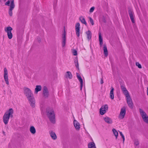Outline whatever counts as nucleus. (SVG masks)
Masks as SVG:
<instances>
[{"label":"nucleus","mask_w":148,"mask_h":148,"mask_svg":"<svg viewBox=\"0 0 148 148\" xmlns=\"http://www.w3.org/2000/svg\"><path fill=\"white\" fill-rule=\"evenodd\" d=\"M13 110L12 108H10L9 110L6 112L3 117V121L4 124L6 125L9 121L10 117H13Z\"/></svg>","instance_id":"1"},{"label":"nucleus","mask_w":148,"mask_h":148,"mask_svg":"<svg viewBox=\"0 0 148 148\" xmlns=\"http://www.w3.org/2000/svg\"><path fill=\"white\" fill-rule=\"evenodd\" d=\"M47 115L50 121L53 123L55 122V116L54 112L53 109L48 108L46 110Z\"/></svg>","instance_id":"2"},{"label":"nucleus","mask_w":148,"mask_h":148,"mask_svg":"<svg viewBox=\"0 0 148 148\" xmlns=\"http://www.w3.org/2000/svg\"><path fill=\"white\" fill-rule=\"evenodd\" d=\"M23 91L26 97L27 98L33 95L31 90L28 88H23Z\"/></svg>","instance_id":"3"},{"label":"nucleus","mask_w":148,"mask_h":148,"mask_svg":"<svg viewBox=\"0 0 148 148\" xmlns=\"http://www.w3.org/2000/svg\"><path fill=\"white\" fill-rule=\"evenodd\" d=\"M143 121L148 124V116L146 113L141 109H139Z\"/></svg>","instance_id":"4"},{"label":"nucleus","mask_w":148,"mask_h":148,"mask_svg":"<svg viewBox=\"0 0 148 148\" xmlns=\"http://www.w3.org/2000/svg\"><path fill=\"white\" fill-rule=\"evenodd\" d=\"M13 29L12 27L8 26L5 29V31L7 33V35L9 39H11L12 37V34L11 32Z\"/></svg>","instance_id":"5"},{"label":"nucleus","mask_w":148,"mask_h":148,"mask_svg":"<svg viewBox=\"0 0 148 148\" xmlns=\"http://www.w3.org/2000/svg\"><path fill=\"white\" fill-rule=\"evenodd\" d=\"M128 12L132 22L133 23H134V15L133 10L130 8H129L128 9Z\"/></svg>","instance_id":"6"},{"label":"nucleus","mask_w":148,"mask_h":148,"mask_svg":"<svg viewBox=\"0 0 148 148\" xmlns=\"http://www.w3.org/2000/svg\"><path fill=\"white\" fill-rule=\"evenodd\" d=\"M27 99L29 101L31 106L33 108L35 106V101L34 96L33 95Z\"/></svg>","instance_id":"7"},{"label":"nucleus","mask_w":148,"mask_h":148,"mask_svg":"<svg viewBox=\"0 0 148 148\" xmlns=\"http://www.w3.org/2000/svg\"><path fill=\"white\" fill-rule=\"evenodd\" d=\"M4 78L5 81V82L6 84L7 85L9 84V82L8 81V72L7 69L6 68H5L4 69Z\"/></svg>","instance_id":"8"},{"label":"nucleus","mask_w":148,"mask_h":148,"mask_svg":"<svg viewBox=\"0 0 148 148\" xmlns=\"http://www.w3.org/2000/svg\"><path fill=\"white\" fill-rule=\"evenodd\" d=\"M127 103L129 107L131 108H133V102L130 95L126 96Z\"/></svg>","instance_id":"9"},{"label":"nucleus","mask_w":148,"mask_h":148,"mask_svg":"<svg viewBox=\"0 0 148 148\" xmlns=\"http://www.w3.org/2000/svg\"><path fill=\"white\" fill-rule=\"evenodd\" d=\"M108 109V106L107 105H105L101 107L100 109V114L101 115L104 114L106 112V111Z\"/></svg>","instance_id":"10"},{"label":"nucleus","mask_w":148,"mask_h":148,"mask_svg":"<svg viewBox=\"0 0 148 148\" xmlns=\"http://www.w3.org/2000/svg\"><path fill=\"white\" fill-rule=\"evenodd\" d=\"M15 5L14 3V0L11 1L10 5V8L9 10V14L10 16H12V10L14 8Z\"/></svg>","instance_id":"11"},{"label":"nucleus","mask_w":148,"mask_h":148,"mask_svg":"<svg viewBox=\"0 0 148 148\" xmlns=\"http://www.w3.org/2000/svg\"><path fill=\"white\" fill-rule=\"evenodd\" d=\"M43 95L45 98H48L49 95V92L47 88L45 86H44L43 88Z\"/></svg>","instance_id":"12"},{"label":"nucleus","mask_w":148,"mask_h":148,"mask_svg":"<svg viewBox=\"0 0 148 148\" xmlns=\"http://www.w3.org/2000/svg\"><path fill=\"white\" fill-rule=\"evenodd\" d=\"M125 114V108H123L121 109L120 113L119 116V118L120 119H123Z\"/></svg>","instance_id":"13"},{"label":"nucleus","mask_w":148,"mask_h":148,"mask_svg":"<svg viewBox=\"0 0 148 148\" xmlns=\"http://www.w3.org/2000/svg\"><path fill=\"white\" fill-rule=\"evenodd\" d=\"M75 31L76 34L78 37L79 36L80 31V24L79 23H77L75 25Z\"/></svg>","instance_id":"14"},{"label":"nucleus","mask_w":148,"mask_h":148,"mask_svg":"<svg viewBox=\"0 0 148 148\" xmlns=\"http://www.w3.org/2000/svg\"><path fill=\"white\" fill-rule=\"evenodd\" d=\"M121 88L122 92L124 95H125V97L126 96H128L130 95L128 91L127 90L125 86L121 85Z\"/></svg>","instance_id":"15"},{"label":"nucleus","mask_w":148,"mask_h":148,"mask_svg":"<svg viewBox=\"0 0 148 148\" xmlns=\"http://www.w3.org/2000/svg\"><path fill=\"white\" fill-rule=\"evenodd\" d=\"M66 32L64 30V33L62 34V47H64L65 46L66 44Z\"/></svg>","instance_id":"16"},{"label":"nucleus","mask_w":148,"mask_h":148,"mask_svg":"<svg viewBox=\"0 0 148 148\" xmlns=\"http://www.w3.org/2000/svg\"><path fill=\"white\" fill-rule=\"evenodd\" d=\"M77 76V78L79 80V81L80 82V90H82L83 86V81L82 79V78L79 75V74L78 73H76Z\"/></svg>","instance_id":"17"},{"label":"nucleus","mask_w":148,"mask_h":148,"mask_svg":"<svg viewBox=\"0 0 148 148\" xmlns=\"http://www.w3.org/2000/svg\"><path fill=\"white\" fill-rule=\"evenodd\" d=\"M73 124L76 130H79L80 129L79 123L76 120H74L73 121Z\"/></svg>","instance_id":"18"},{"label":"nucleus","mask_w":148,"mask_h":148,"mask_svg":"<svg viewBox=\"0 0 148 148\" xmlns=\"http://www.w3.org/2000/svg\"><path fill=\"white\" fill-rule=\"evenodd\" d=\"M49 133L51 138L53 140L57 139V137L55 133L51 131H49Z\"/></svg>","instance_id":"19"},{"label":"nucleus","mask_w":148,"mask_h":148,"mask_svg":"<svg viewBox=\"0 0 148 148\" xmlns=\"http://www.w3.org/2000/svg\"><path fill=\"white\" fill-rule=\"evenodd\" d=\"M103 119L108 124H111L112 123V121L111 119L107 116L103 118Z\"/></svg>","instance_id":"20"},{"label":"nucleus","mask_w":148,"mask_h":148,"mask_svg":"<svg viewBox=\"0 0 148 148\" xmlns=\"http://www.w3.org/2000/svg\"><path fill=\"white\" fill-rule=\"evenodd\" d=\"M41 86L40 85L36 86L35 88L34 93L35 94H37L38 92L41 90Z\"/></svg>","instance_id":"21"},{"label":"nucleus","mask_w":148,"mask_h":148,"mask_svg":"<svg viewBox=\"0 0 148 148\" xmlns=\"http://www.w3.org/2000/svg\"><path fill=\"white\" fill-rule=\"evenodd\" d=\"M65 75L66 78H69L70 79H71L73 77L70 71L66 72Z\"/></svg>","instance_id":"22"},{"label":"nucleus","mask_w":148,"mask_h":148,"mask_svg":"<svg viewBox=\"0 0 148 148\" xmlns=\"http://www.w3.org/2000/svg\"><path fill=\"white\" fill-rule=\"evenodd\" d=\"M104 54L106 56H107L108 54L107 48L106 45H104L103 47Z\"/></svg>","instance_id":"23"},{"label":"nucleus","mask_w":148,"mask_h":148,"mask_svg":"<svg viewBox=\"0 0 148 148\" xmlns=\"http://www.w3.org/2000/svg\"><path fill=\"white\" fill-rule=\"evenodd\" d=\"M29 131L31 133L33 134H35L36 132V129L33 126H31L30 127L29 129Z\"/></svg>","instance_id":"24"},{"label":"nucleus","mask_w":148,"mask_h":148,"mask_svg":"<svg viewBox=\"0 0 148 148\" xmlns=\"http://www.w3.org/2000/svg\"><path fill=\"white\" fill-rule=\"evenodd\" d=\"M79 20L82 23L86 25L87 23L85 21L84 18L82 16H81L79 18Z\"/></svg>","instance_id":"25"},{"label":"nucleus","mask_w":148,"mask_h":148,"mask_svg":"<svg viewBox=\"0 0 148 148\" xmlns=\"http://www.w3.org/2000/svg\"><path fill=\"white\" fill-rule=\"evenodd\" d=\"M114 90V88L113 87H112V89L110 92V97L112 99H114V95L113 94Z\"/></svg>","instance_id":"26"},{"label":"nucleus","mask_w":148,"mask_h":148,"mask_svg":"<svg viewBox=\"0 0 148 148\" xmlns=\"http://www.w3.org/2000/svg\"><path fill=\"white\" fill-rule=\"evenodd\" d=\"M86 34L87 35V38L89 40L91 39L92 36V33L90 30H88L86 32Z\"/></svg>","instance_id":"27"},{"label":"nucleus","mask_w":148,"mask_h":148,"mask_svg":"<svg viewBox=\"0 0 148 148\" xmlns=\"http://www.w3.org/2000/svg\"><path fill=\"white\" fill-rule=\"evenodd\" d=\"M88 148H96L95 144L94 143H90L88 145Z\"/></svg>","instance_id":"28"},{"label":"nucleus","mask_w":148,"mask_h":148,"mask_svg":"<svg viewBox=\"0 0 148 148\" xmlns=\"http://www.w3.org/2000/svg\"><path fill=\"white\" fill-rule=\"evenodd\" d=\"M99 39L100 45L101 46L103 44V40L100 33H99Z\"/></svg>","instance_id":"29"},{"label":"nucleus","mask_w":148,"mask_h":148,"mask_svg":"<svg viewBox=\"0 0 148 148\" xmlns=\"http://www.w3.org/2000/svg\"><path fill=\"white\" fill-rule=\"evenodd\" d=\"M74 62L75 64V66L78 69H79L78 61V60L77 59H76L75 60Z\"/></svg>","instance_id":"30"},{"label":"nucleus","mask_w":148,"mask_h":148,"mask_svg":"<svg viewBox=\"0 0 148 148\" xmlns=\"http://www.w3.org/2000/svg\"><path fill=\"white\" fill-rule=\"evenodd\" d=\"M112 131L114 133V134L115 136L116 137V138H117L118 133V132L116 131V130L114 129H113L112 130Z\"/></svg>","instance_id":"31"},{"label":"nucleus","mask_w":148,"mask_h":148,"mask_svg":"<svg viewBox=\"0 0 148 148\" xmlns=\"http://www.w3.org/2000/svg\"><path fill=\"white\" fill-rule=\"evenodd\" d=\"M134 143L135 145L136 146H138L139 144V142L138 140L137 139L135 140L134 141Z\"/></svg>","instance_id":"32"},{"label":"nucleus","mask_w":148,"mask_h":148,"mask_svg":"<svg viewBox=\"0 0 148 148\" xmlns=\"http://www.w3.org/2000/svg\"><path fill=\"white\" fill-rule=\"evenodd\" d=\"M119 134H120V135L122 137V138L123 139V142L124 143V141H125V140L124 136L123 135V134L121 132H120V131H119Z\"/></svg>","instance_id":"33"},{"label":"nucleus","mask_w":148,"mask_h":148,"mask_svg":"<svg viewBox=\"0 0 148 148\" xmlns=\"http://www.w3.org/2000/svg\"><path fill=\"white\" fill-rule=\"evenodd\" d=\"M136 66H138V68L141 69L142 68V66L138 62H137L136 63Z\"/></svg>","instance_id":"34"},{"label":"nucleus","mask_w":148,"mask_h":148,"mask_svg":"<svg viewBox=\"0 0 148 148\" xmlns=\"http://www.w3.org/2000/svg\"><path fill=\"white\" fill-rule=\"evenodd\" d=\"M10 0H8L7 2L5 3V5L7 6H10Z\"/></svg>","instance_id":"35"},{"label":"nucleus","mask_w":148,"mask_h":148,"mask_svg":"<svg viewBox=\"0 0 148 148\" xmlns=\"http://www.w3.org/2000/svg\"><path fill=\"white\" fill-rule=\"evenodd\" d=\"M89 18L91 24L92 25H94V22H93V20H92V18L91 17H89Z\"/></svg>","instance_id":"36"},{"label":"nucleus","mask_w":148,"mask_h":148,"mask_svg":"<svg viewBox=\"0 0 148 148\" xmlns=\"http://www.w3.org/2000/svg\"><path fill=\"white\" fill-rule=\"evenodd\" d=\"M95 8L94 7H91L90 10V11H89L90 12V13H92V12H93L95 9Z\"/></svg>","instance_id":"37"},{"label":"nucleus","mask_w":148,"mask_h":148,"mask_svg":"<svg viewBox=\"0 0 148 148\" xmlns=\"http://www.w3.org/2000/svg\"><path fill=\"white\" fill-rule=\"evenodd\" d=\"M73 54L74 56L77 55V51L75 50H74L73 51Z\"/></svg>","instance_id":"38"},{"label":"nucleus","mask_w":148,"mask_h":148,"mask_svg":"<svg viewBox=\"0 0 148 148\" xmlns=\"http://www.w3.org/2000/svg\"><path fill=\"white\" fill-rule=\"evenodd\" d=\"M103 77H102L101 78V84H103Z\"/></svg>","instance_id":"39"},{"label":"nucleus","mask_w":148,"mask_h":148,"mask_svg":"<svg viewBox=\"0 0 148 148\" xmlns=\"http://www.w3.org/2000/svg\"><path fill=\"white\" fill-rule=\"evenodd\" d=\"M147 95H148V88H147Z\"/></svg>","instance_id":"40"},{"label":"nucleus","mask_w":148,"mask_h":148,"mask_svg":"<svg viewBox=\"0 0 148 148\" xmlns=\"http://www.w3.org/2000/svg\"><path fill=\"white\" fill-rule=\"evenodd\" d=\"M3 134H5V132H3Z\"/></svg>","instance_id":"41"},{"label":"nucleus","mask_w":148,"mask_h":148,"mask_svg":"<svg viewBox=\"0 0 148 148\" xmlns=\"http://www.w3.org/2000/svg\"><path fill=\"white\" fill-rule=\"evenodd\" d=\"M4 2H5L6 1V0H3Z\"/></svg>","instance_id":"42"}]
</instances>
